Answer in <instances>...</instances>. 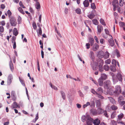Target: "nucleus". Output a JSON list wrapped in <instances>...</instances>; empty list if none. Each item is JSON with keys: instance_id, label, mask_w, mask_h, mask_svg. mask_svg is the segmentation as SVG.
I'll use <instances>...</instances> for the list:
<instances>
[{"instance_id": "nucleus-1", "label": "nucleus", "mask_w": 125, "mask_h": 125, "mask_svg": "<svg viewBox=\"0 0 125 125\" xmlns=\"http://www.w3.org/2000/svg\"><path fill=\"white\" fill-rule=\"evenodd\" d=\"M11 26H15L17 24L16 19L14 16L9 18Z\"/></svg>"}, {"instance_id": "nucleus-2", "label": "nucleus", "mask_w": 125, "mask_h": 125, "mask_svg": "<svg viewBox=\"0 0 125 125\" xmlns=\"http://www.w3.org/2000/svg\"><path fill=\"white\" fill-rule=\"evenodd\" d=\"M104 87L105 89H108L110 87L111 83L110 81L106 80L104 83Z\"/></svg>"}, {"instance_id": "nucleus-3", "label": "nucleus", "mask_w": 125, "mask_h": 125, "mask_svg": "<svg viewBox=\"0 0 125 125\" xmlns=\"http://www.w3.org/2000/svg\"><path fill=\"white\" fill-rule=\"evenodd\" d=\"M87 119L86 123L87 125H92L93 122V119L90 117L89 115L86 116Z\"/></svg>"}, {"instance_id": "nucleus-4", "label": "nucleus", "mask_w": 125, "mask_h": 125, "mask_svg": "<svg viewBox=\"0 0 125 125\" xmlns=\"http://www.w3.org/2000/svg\"><path fill=\"white\" fill-rule=\"evenodd\" d=\"M121 88L120 86L119 85L116 86L115 87V94L117 95H118L121 93Z\"/></svg>"}, {"instance_id": "nucleus-5", "label": "nucleus", "mask_w": 125, "mask_h": 125, "mask_svg": "<svg viewBox=\"0 0 125 125\" xmlns=\"http://www.w3.org/2000/svg\"><path fill=\"white\" fill-rule=\"evenodd\" d=\"M112 5L114 6V10L115 11L116 10V8H117L118 6V1L117 0H114L112 3Z\"/></svg>"}, {"instance_id": "nucleus-6", "label": "nucleus", "mask_w": 125, "mask_h": 125, "mask_svg": "<svg viewBox=\"0 0 125 125\" xmlns=\"http://www.w3.org/2000/svg\"><path fill=\"white\" fill-rule=\"evenodd\" d=\"M109 36H110V38L109 39L108 41V42L111 46H114L115 44L114 41L113 39V38L112 36L111 35H109Z\"/></svg>"}, {"instance_id": "nucleus-7", "label": "nucleus", "mask_w": 125, "mask_h": 125, "mask_svg": "<svg viewBox=\"0 0 125 125\" xmlns=\"http://www.w3.org/2000/svg\"><path fill=\"white\" fill-rule=\"evenodd\" d=\"M97 34H100L103 30V27L101 24L98 25L97 27Z\"/></svg>"}, {"instance_id": "nucleus-8", "label": "nucleus", "mask_w": 125, "mask_h": 125, "mask_svg": "<svg viewBox=\"0 0 125 125\" xmlns=\"http://www.w3.org/2000/svg\"><path fill=\"white\" fill-rule=\"evenodd\" d=\"M124 100V98L122 96H120L118 98V101L121 105L125 103V101H123Z\"/></svg>"}, {"instance_id": "nucleus-9", "label": "nucleus", "mask_w": 125, "mask_h": 125, "mask_svg": "<svg viewBox=\"0 0 125 125\" xmlns=\"http://www.w3.org/2000/svg\"><path fill=\"white\" fill-rule=\"evenodd\" d=\"M97 63L96 62H93L92 63L91 66L93 70H95L97 69Z\"/></svg>"}, {"instance_id": "nucleus-10", "label": "nucleus", "mask_w": 125, "mask_h": 125, "mask_svg": "<svg viewBox=\"0 0 125 125\" xmlns=\"http://www.w3.org/2000/svg\"><path fill=\"white\" fill-rule=\"evenodd\" d=\"M90 114L94 115H96L98 114L97 110L94 108L91 109L90 110Z\"/></svg>"}, {"instance_id": "nucleus-11", "label": "nucleus", "mask_w": 125, "mask_h": 125, "mask_svg": "<svg viewBox=\"0 0 125 125\" xmlns=\"http://www.w3.org/2000/svg\"><path fill=\"white\" fill-rule=\"evenodd\" d=\"M13 79V77L12 75H10L8 76V84H10L12 82Z\"/></svg>"}, {"instance_id": "nucleus-12", "label": "nucleus", "mask_w": 125, "mask_h": 125, "mask_svg": "<svg viewBox=\"0 0 125 125\" xmlns=\"http://www.w3.org/2000/svg\"><path fill=\"white\" fill-rule=\"evenodd\" d=\"M19 107V104H18L16 102H15L11 105V109H13L14 108H16Z\"/></svg>"}, {"instance_id": "nucleus-13", "label": "nucleus", "mask_w": 125, "mask_h": 125, "mask_svg": "<svg viewBox=\"0 0 125 125\" xmlns=\"http://www.w3.org/2000/svg\"><path fill=\"white\" fill-rule=\"evenodd\" d=\"M99 47V45L96 43H95L92 47L93 51H95L97 50Z\"/></svg>"}, {"instance_id": "nucleus-14", "label": "nucleus", "mask_w": 125, "mask_h": 125, "mask_svg": "<svg viewBox=\"0 0 125 125\" xmlns=\"http://www.w3.org/2000/svg\"><path fill=\"white\" fill-rule=\"evenodd\" d=\"M108 93L110 95L115 94V92L114 91L113 88H111L107 91Z\"/></svg>"}, {"instance_id": "nucleus-15", "label": "nucleus", "mask_w": 125, "mask_h": 125, "mask_svg": "<svg viewBox=\"0 0 125 125\" xmlns=\"http://www.w3.org/2000/svg\"><path fill=\"white\" fill-rule=\"evenodd\" d=\"M100 122V120L98 118L94 120H93V123L94 125H99Z\"/></svg>"}, {"instance_id": "nucleus-16", "label": "nucleus", "mask_w": 125, "mask_h": 125, "mask_svg": "<svg viewBox=\"0 0 125 125\" xmlns=\"http://www.w3.org/2000/svg\"><path fill=\"white\" fill-rule=\"evenodd\" d=\"M100 77L104 80L107 79L108 77L107 75L105 73H103L101 74V76Z\"/></svg>"}, {"instance_id": "nucleus-17", "label": "nucleus", "mask_w": 125, "mask_h": 125, "mask_svg": "<svg viewBox=\"0 0 125 125\" xmlns=\"http://www.w3.org/2000/svg\"><path fill=\"white\" fill-rule=\"evenodd\" d=\"M104 80L99 78L98 80V83H99V85L100 86H102L103 84V81Z\"/></svg>"}, {"instance_id": "nucleus-18", "label": "nucleus", "mask_w": 125, "mask_h": 125, "mask_svg": "<svg viewBox=\"0 0 125 125\" xmlns=\"http://www.w3.org/2000/svg\"><path fill=\"white\" fill-rule=\"evenodd\" d=\"M83 4L85 7H87L89 5V2L88 0H85L83 2Z\"/></svg>"}, {"instance_id": "nucleus-19", "label": "nucleus", "mask_w": 125, "mask_h": 125, "mask_svg": "<svg viewBox=\"0 0 125 125\" xmlns=\"http://www.w3.org/2000/svg\"><path fill=\"white\" fill-rule=\"evenodd\" d=\"M89 42L90 43L91 46H92L94 43V39L93 38H89Z\"/></svg>"}, {"instance_id": "nucleus-20", "label": "nucleus", "mask_w": 125, "mask_h": 125, "mask_svg": "<svg viewBox=\"0 0 125 125\" xmlns=\"http://www.w3.org/2000/svg\"><path fill=\"white\" fill-rule=\"evenodd\" d=\"M104 112V110L101 108H99L97 109V113L99 114H102Z\"/></svg>"}, {"instance_id": "nucleus-21", "label": "nucleus", "mask_w": 125, "mask_h": 125, "mask_svg": "<svg viewBox=\"0 0 125 125\" xmlns=\"http://www.w3.org/2000/svg\"><path fill=\"white\" fill-rule=\"evenodd\" d=\"M124 116V115L123 113H121L118 116V120H121V119Z\"/></svg>"}, {"instance_id": "nucleus-22", "label": "nucleus", "mask_w": 125, "mask_h": 125, "mask_svg": "<svg viewBox=\"0 0 125 125\" xmlns=\"http://www.w3.org/2000/svg\"><path fill=\"white\" fill-rule=\"evenodd\" d=\"M115 65H111L110 66V69L112 72H115L116 71V69Z\"/></svg>"}, {"instance_id": "nucleus-23", "label": "nucleus", "mask_w": 125, "mask_h": 125, "mask_svg": "<svg viewBox=\"0 0 125 125\" xmlns=\"http://www.w3.org/2000/svg\"><path fill=\"white\" fill-rule=\"evenodd\" d=\"M117 77L119 81H122V76L121 74H117Z\"/></svg>"}, {"instance_id": "nucleus-24", "label": "nucleus", "mask_w": 125, "mask_h": 125, "mask_svg": "<svg viewBox=\"0 0 125 125\" xmlns=\"http://www.w3.org/2000/svg\"><path fill=\"white\" fill-rule=\"evenodd\" d=\"M13 34L15 36H16L18 34V32L17 30L15 28H14L13 31Z\"/></svg>"}, {"instance_id": "nucleus-25", "label": "nucleus", "mask_w": 125, "mask_h": 125, "mask_svg": "<svg viewBox=\"0 0 125 125\" xmlns=\"http://www.w3.org/2000/svg\"><path fill=\"white\" fill-rule=\"evenodd\" d=\"M38 35V36H40V35L41 36L42 33V31L41 28L40 27L38 29V31H37Z\"/></svg>"}, {"instance_id": "nucleus-26", "label": "nucleus", "mask_w": 125, "mask_h": 125, "mask_svg": "<svg viewBox=\"0 0 125 125\" xmlns=\"http://www.w3.org/2000/svg\"><path fill=\"white\" fill-rule=\"evenodd\" d=\"M109 53L107 52H106L104 55V57L105 59H107L109 57Z\"/></svg>"}, {"instance_id": "nucleus-27", "label": "nucleus", "mask_w": 125, "mask_h": 125, "mask_svg": "<svg viewBox=\"0 0 125 125\" xmlns=\"http://www.w3.org/2000/svg\"><path fill=\"white\" fill-rule=\"evenodd\" d=\"M9 66L11 70V71L13 70L14 69V67L11 60L10 61V62H9Z\"/></svg>"}, {"instance_id": "nucleus-28", "label": "nucleus", "mask_w": 125, "mask_h": 125, "mask_svg": "<svg viewBox=\"0 0 125 125\" xmlns=\"http://www.w3.org/2000/svg\"><path fill=\"white\" fill-rule=\"evenodd\" d=\"M11 96L13 100L15 101L16 100V98L15 95L14 93L12 92L11 93Z\"/></svg>"}, {"instance_id": "nucleus-29", "label": "nucleus", "mask_w": 125, "mask_h": 125, "mask_svg": "<svg viewBox=\"0 0 125 125\" xmlns=\"http://www.w3.org/2000/svg\"><path fill=\"white\" fill-rule=\"evenodd\" d=\"M88 17L90 19L93 18L95 16V15L93 13H91L90 14L88 15Z\"/></svg>"}, {"instance_id": "nucleus-30", "label": "nucleus", "mask_w": 125, "mask_h": 125, "mask_svg": "<svg viewBox=\"0 0 125 125\" xmlns=\"http://www.w3.org/2000/svg\"><path fill=\"white\" fill-rule=\"evenodd\" d=\"M7 13L9 18L12 17V13L10 10H8L7 12Z\"/></svg>"}, {"instance_id": "nucleus-31", "label": "nucleus", "mask_w": 125, "mask_h": 125, "mask_svg": "<svg viewBox=\"0 0 125 125\" xmlns=\"http://www.w3.org/2000/svg\"><path fill=\"white\" fill-rule=\"evenodd\" d=\"M35 7L37 9H39L40 8V5L39 3L38 2H36L35 5Z\"/></svg>"}, {"instance_id": "nucleus-32", "label": "nucleus", "mask_w": 125, "mask_h": 125, "mask_svg": "<svg viewBox=\"0 0 125 125\" xmlns=\"http://www.w3.org/2000/svg\"><path fill=\"white\" fill-rule=\"evenodd\" d=\"M99 55L101 58H103L104 56V52L102 51L100 52L99 53Z\"/></svg>"}, {"instance_id": "nucleus-33", "label": "nucleus", "mask_w": 125, "mask_h": 125, "mask_svg": "<svg viewBox=\"0 0 125 125\" xmlns=\"http://www.w3.org/2000/svg\"><path fill=\"white\" fill-rule=\"evenodd\" d=\"M93 23L94 25H97L98 24V22L97 20L96 19H94L92 20Z\"/></svg>"}, {"instance_id": "nucleus-34", "label": "nucleus", "mask_w": 125, "mask_h": 125, "mask_svg": "<svg viewBox=\"0 0 125 125\" xmlns=\"http://www.w3.org/2000/svg\"><path fill=\"white\" fill-rule=\"evenodd\" d=\"M108 98L109 100L111 103H112L113 104H114L115 103V100L112 97H108Z\"/></svg>"}, {"instance_id": "nucleus-35", "label": "nucleus", "mask_w": 125, "mask_h": 125, "mask_svg": "<svg viewBox=\"0 0 125 125\" xmlns=\"http://www.w3.org/2000/svg\"><path fill=\"white\" fill-rule=\"evenodd\" d=\"M97 92H99L98 94H101L103 93V91L102 88L99 87L97 89Z\"/></svg>"}, {"instance_id": "nucleus-36", "label": "nucleus", "mask_w": 125, "mask_h": 125, "mask_svg": "<svg viewBox=\"0 0 125 125\" xmlns=\"http://www.w3.org/2000/svg\"><path fill=\"white\" fill-rule=\"evenodd\" d=\"M96 103L97 107H99L101 106V103L99 100H97L96 102Z\"/></svg>"}, {"instance_id": "nucleus-37", "label": "nucleus", "mask_w": 125, "mask_h": 125, "mask_svg": "<svg viewBox=\"0 0 125 125\" xmlns=\"http://www.w3.org/2000/svg\"><path fill=\"white\" fill-rule=\"evenodd\" d=\"M104 69L106 71H108L109 69V67L107 64L105 65L104 66Z\"/></svg>"}, {"instance_id": "nucleus-38", "label": "nucleus", "mask_w": 125, "mask_h": 125, "mask_svg": "<svg viewBox=\"0 0 125 125\" xmlns=\"http://www.w3.org/2000/svg\"><path fill=\"white\" fill-rule=\"evenodd\" d=\"M99 68L98 70L100 72L102 73L104 71V69L103 68L102 66H101V65H99L98 66Z\"/></svg>"}, {"instance_id": "nucleus-39", "label": "nucleus", "mask_w": 125, "mask_h": 125, "mask_svg": "<svg viewBox=\"0 0 125 125\" xmlns=\"http://www.w3.org/2000/svg\"><path fill=\"white\" fill-rule=\"evenodd\" d=\"M100 22L101 24L102 25L105 26L106 24L105 22H104V21L103 19L101 18L100 20Z\"/></svg>"}, {"instance_id": "nucleus-40", "label": "nucleus", "mask_w": 125, "mask_h": 125, "mask_svg": "<svg viewBox=\"0 0 125 125\" xmlns=\"http://www.w3.org/2000/svg\"><path fill=\"white\" fill-rule=\"evenodd\" d=\"M115 52L116 53L117 57L118 58L120 56V54L119 53V51L117 49H116L115 50Z\"/></svg>"}, {"instance_id": "nucleus-41", "label": "nucleus", "mask_w": 125, "mask_h": 125, "mask_svg": "<svg viewBox=\"0 0 125 125\" xmlns=\"http://www.w3.org/2000/svg\"><path fill=\"white\" fill-rule=\"evenodd\" d=\"M50 85L51 87L53 89L57 91L58 90V89L54 85H52L51 83L50 84Z\"/></svg>"}, {"instance_id": "nucleus-42", "label": "nucleus", "mask_w": 125, "mask_h": 125, "mask_svg": "<svg viewBox=\"0 0 125 125\" xmlns=\"http://www.w3.org/2000/svg\"><path fill=\"white\" fill-rule=\"evenodd\" d=\"M91 8L93 10L95 9L96 8V6L94 3H93L91 4Z\"/></svg>"}, {"instance_id": "nucleus-43", "label": "nucleus", "mask_w": 125, "mask_h": 125, "mask_svg": "<svg viewBox=\"0 0 125 125\" xmlns=\"http://www.w3.org/2000/svg\"><path fill=\"white\" fill-rule=\"evenodd\" d=\"M116 115V113L115 112H113L111 115V117L112 118H114Z\"/></svg>"}, {"instance_id": "nucleus-44", "label": "nucleus", "mask_w": 125, "mask_h": 125, "mask_svg": "<svg viewBox=\"0 0 125 125\" xmlns=\"http://www.w3.org/2000/svg\"><path fill=\"white\" fill-rule=\"evenodd\" d=\"M17 20L18 24H19L21 22V17L19 16L18 17Z\"/></svg>"}, {"instance_id": "nucleus-45", "label": "nucleus", "mask_w": 125, "mask_h": 125, "mask_svg": "<svg viewBox=\"0 0 125 125\" xmlns=\"http://www.w3.org/2000/svg\"><path fill=\"white\" fill-rule=\"evenodd\" d=\"M111 107L113 110H116L118 108V107L114 105L112 106Z\"/></svg>"}, {"instance_id": "nucleus-46", "label": "nucleus", "mask_w": 125, "mask_h": 125, "mask_svg": "<svg viewBox=\"0 0 125 125\" xmlns=\"http://www.w3.org/2000/svg\"><path fill=\"white\" fill-rule=\"evenodd\" d=\"M61 93L63 99L65 100V97L64 93L63 92L61 91Z\"/></svg>"}, {"instance_id": "nucleus-47", "label": "nucleus", "mask_w": 125, "mask_h": 125, "mask_svg": "<svg viewBox=\"0 0 125 125\" xmlns=\"http://www.w3.org/2000/svg\"><path fill=\"white\" fill-rule=\"evenodd\" d=\"M124 3V0H120L119 2V5L120 6H122Z\"/></svg>"}, {"instance_id": "nucleus-48", "label": "nucleus", "mask_w": 125, "mask_h": 125, "mask_svg": "<svg viewBox=\"0 0 125 125\" xmlns=\"http://www.w3.org/2000/svg\"><path fill=\"white\" fill-rule=\"evenodd\" d=\"M104 63V62L102 60H101L99 61V63H98L99 65H101V66H103Z\"/></svg>"}, {"instance_id": "nucleus-49", "label": "nucleus", "mask_w": 125, "mask_h": 125, "mask_svg": "<svg viewBox=\"0 0 125 125\" xmlns=\"http://www.w3.org/2000/svg\"><path fill=\"white\" fill-rule=\"evenodd\" d=\"M90 58L92 59H93L94 58V52H92L91 51L90 52Z\"/></svg>"}, {"instance_id": "nucleus-50", "label": "nucleus", "mask_w": 125, "mask_h": 125, "mask_svg": "<svg viewBox=\"0 0 125 125\" xmlns=\"http://www.w3.org/2000/svg\"><path fill=\"white\" fill-rule=\"evenodd\" d=\"M75 11L78 14H80L81 13V11L80 9L79 8H78L76 9Z\"/></svg>"}, {"instance_id": "nucleus-51", "label": "nucleus", "mask_w": 125, "mask_h": 125, "mask_svg": "<svg viewBox=\"0 0 125 125\" xmlns=\"http://www.w3.org/2000/svg\"><path fill=\"white\" fill-rule=\"evenodd\" d=\"M18 10H19V11L21 13H22V14H24V11H23V9H22L21 8V7H19L18 8Z\"/></svg>"}, {"instance_id": "nucleus-52", "label": "nucleus", "mask_w": 125, "mask_h": 125, "mask_svg": "<svg viewBox=\"0 0 125 125\" xmlns=\"http://www.w3.org/2000/svg\"><path fill=\"white\" fill-rule=\"evenodd\" d=\"M116 62L115 60L114 59H113L112 61V63L113 65L115 66H116Z\"/></svg>"}, {"instance_id": "nucleus-53", "label": "nucleus", "mask_w": 125, "mask_h": 125, "mask_svg": "<svg viewBox=\"0 0 125 125\" xmlns=\"http://www.w3.org/2000/svg\"><path fill=\"white\" fill-rule=\"evenodd\" d=\"M38 113H37L36 115V117L35 119V120L34 121V120H33V122L35 123L36 121L38 119Z\"/></svg>"}, {"instance_id": "nucleus-54", "label": "nucleus", "mask_w": 125, "mask_h": 125, "mask_svg": "<svg viewBox=\"0 0 125 125\" xmlns=\"http://www.w3.org/2000/svg\"><path fill=\"white\" fill-rule=\"evenodd\" d=\"M91 92L93 94H99L98 93H97V92H96L94 89H92L91 90Z\"/></svg>"}, {"instance_id": "nucleus-55", "label": "nucleus", "mask_w": 125, "mask_h": 125, "mask_svg": "<svg viewBox=\"0 0 125 125\" xmlns=\"http://www.w3.org/2000/svg\"><path fill=\"white\" fill-rule=\"evenodd\" d=\"M111 62V61L109 59L106 60L105 61V63L107 64H109Z\"/></svg>"}, {"instance_id": "nucleus-56", "label": "nucleus", "mask_w": 125, "mask_h": 125, "mask_svg": "<svg viewBox=\"0 0 125 125\" xmlns=\"http://www.w3.org/2000/svg\"><path fill=\"white\" fill-rule=\"evenodd\" d=\"M111 123L113 125H117L116 122L114 120L111 121Z\"/></svg>"}, {"instance_id": "nucleus-57", "label": "nucleus", "mask_w": 125, "mask_h": 125, "mask_svg": "<svg viewBox=\"0 0 125 125\" xmlns=\"http://www.w3.org/2000/svg\"><path fill=\"white\" fill-rule=\"evenodd\" d=\"M0 31L1 32H3L4 31V28L2 26H0Z\"/></svg>"}, {"instance_id": "nucleus-58", "label": "nucleus", "mask_w": 125, "mask_h": 125, "mask_svg": "<svg viewBox=\"0 0 125 125\" xmlns=\"http://www.w3.org/2000/svg\"><path fill=\"white\" fill-rule=\"evenodd\" d=\"M86 118V116L84 115H83L82 117V121L83 122H84L85 121V119Z\"/></svg>"}, {"instance_id": "nucleus-59", "label": "nucleus", "mask_w": 125, "mask_h": 125, "mask_svg": "<svg viewBox=\"0 0 125 125\" xmlns=\"http://www.w3.org/2000/svg\"><path fill=\"white\" fill-rule=\"evenodd\" d=\"M20 80L21 83L23 85H25V84L23 80L21 79L20 77L19 78Z\"/></svg>"}, {"instance_id": "nucleus-60", "label": "nucleus", "mask_w": 125, "mask_h": 125, "mask_svg": "<svg viewBox=\"0 0 125 125\" xmlns=\"http://www.w3.org/2000/svg\"><path fill=\"white\" fill-rule=\"evenodd\" d=\"M16 37H15L14 36H13L12 38V40H11L12 42H16L15 40L16 39Z\"/></svg>"}, {"instance_id": "nucleus-61", "label": "nucleus", "mask_w": 125, "mask_h": 125, "mask_svg": "<svg viewBox=\"0 0 125 125\" xmlns=\"http://www.w3.org/2000/svg\"><path fill=\"white\" fill-rule=\"evenodd\" d=\"M120 24V26L121 27H125V23L123 22H121Z\"/></svg>"}, {"instance_id": "nucleus-62", "label": "nucleus", "mask_w": 125, "mask_h": 125, "mask_svg": "<svg viewBox=\"0 0 125 125\" xmlns=\"http://www.w3.org/2000/svg\"><path fill=\"white\" fill-rule=\"evenodd\" d=\"M33 27L35 30L37 28V25L35 22H33Z\"/></svg>"}, {"instance_id": "nucleus-63", "label": "nucleus", "mask_w": 125, "mask_h": 125, "mask_svg": "<svg viewBox=\"0 0 125 125\" xmlns=\"http://www.w3.org/2000/svg\"><path fill=\"white\" fill-rule=\"evenodd\" d=\"M104 31L105 33L106 34L109 35V36L110 34H109V32L108 30L107 29H105L104 30Z\"/></svg>"}, {"instance_id": "nucleus-64", "label": "nucleus", "mask_w": 125, "mask_h": 125, "mask_svg": "<svg viewBox=\"0 0 125 125\" xmlns=\"http://www.w3.org/2000/svg\"><path fill=\"white\" fill-rule=\"evenodd\" d=\"M94 39L95 40L96 42L97 43H99V41H98V38L96 36H95L94 37Z\"/></svg>"}]
</instances>
